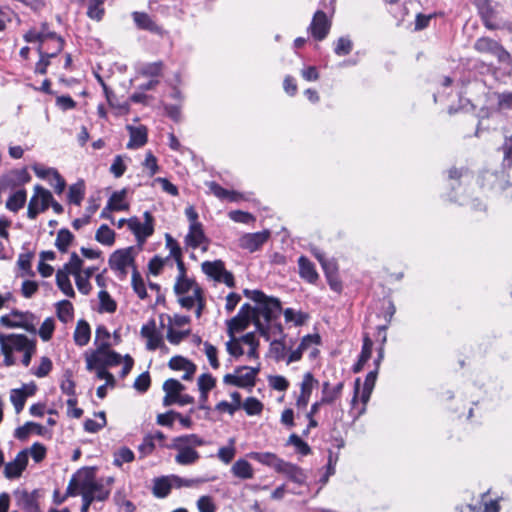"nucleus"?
I'll use <instances>...</instances> for the list:
<instances>
[{
  "instance_id": "1",
  "label": "nucleus",
  "mask_w": 512,
  "mask_h": 512,
  "mask_svg": "<svg viewBox=\"0 0 512 512\" xmlns=\"http://www.w3.org/2000/svg\"><path fill=\"white\" fill-rule=\"evenodd\" d=\"M206 441L197 434H185L174 437L166 447L175 450L174 461L180 466H192L200 459L197 447L204 446Z\"/></svg>"
},
{
  "instance_id": "2",
  "label": "nucleus",
  "mask_w": 512,
  "mask_h": 512,
  "mask_svg": "<svg viewBox=\"0 0 512 512\" xmlns=\"http://www.w3.org/2000/svg\"><path fill=\"white\" fill-rule=\"evenodd\" d=\"M501 150L504 154L503 169L501 171H483L479 176V182L483 188L503 191L509 186L510 175L505 169L512 165V138L505 136V142Z\"/></svg>"
},
{
  "instance_id": "3",
  "label": "nucleus",
  "mask_w": 512,
  "mask_h": 512,
  "mask_svg": "<svg viewBox=\"0 0 512 512\" xmlns=\"http://www.w3.org/2000/svg\"><path fill=\"white\" fill-rule=\"evenodd\" d=\"M244 295L255 302V319L263 322L277 320L281 314V302L278 298L268 297L260 290H244Z\"/></svg>"
},
{
  "instance_id": "4",
  "label": "nucleus",
  "mask_w": 512,
  "mask_h": 512,
  "mask_svg": "<svg viewBox=\"0 0 512 512\" xmlns=\"http://www.w3.org/2000/svg\"><path fill=\"white\" fill-rule=\"evenodd\" d=\"M27 43H38V47H45L46 43H52L53 49L49 55H57L64 46L63 39L55 32L49 30L47 23H42L39 28L33 27L24 34Z\"/></svg>"
},
{
  "instance_id": "5",
  "label": "nucleus",
  "mask_w": 512,
  "mask_h": 512,
  "mask_svg": "<svg viewBox=\"0 0 512 512\" xmlns=\"http://www.w3.org/2000/svg\"><path fill=\"white\" fill-rule=\"evenodd\" d=\"M474 5L484 24L489 30L503 28L506 24L502 17V6L490 0H474Z\"/></svg>"
},
{
  "instance_id": "6",
  "label": "nucleus",
  "mask_w": 512,
  "mask_h": 512,
  "mask_svg": "<svg viewBox=\"0 0 512 512\" xmlns=\"http://www.w3.org/2000/svg\"><path fill=\"white\" fill-rule=\"evenodd\" d=\"M503 502L504 499L501 496L488 489L473 498L467 508L469 512H508L504 511Z\"/></svg>"
},
{
  "instance_id": "7",
  "label": "nucleus",
  "mask_w": 512,
  "mask_h": 512,
  "mask_svg": "<svg viewBox=\"0 0 512 512\" xmlns=\"http://www.w3.org/2000/svg\"><path fill=\"white\" fill-rule=\"evenodd\" d=\"M122 362V356L110 350V348L102 349L96 348L90 355L86 356V368L91 371L96 367H110L117 366Z\"/></svg>"
},
{
  "instance_id": "8",
  "label": "nucleus",
  "mask_w": 512,
  "mask_h": 512,
  "mask_svg": "<svg viewBox=\"0 0 512 512\" xmlns=\"http://www.w3.org/2000/svg\"><path fill=\"white\" fill-rule=\"evenodd\" d=\"M258 372L259 368L239 367L235 369V373L226 374L223 382L240 388H252L255 385Z\"/></svg>"
},
{
  "instance_id": "9",
  "label": "nucleus",
  "mask_w": 512,
  "mask_h": 512,
  "mask_svg": "<svg viewBox=\"0 0 512 512\" xmlns=\"http://www.w3.org/2000/svg\"><path fill=\"white\" fill-rule=\"evenodd\" d=\"M143 216V223L135 216L127 220L128 228L133 232L138 242H144L154 232L152 214L145 211Z\"/></svg>"
},
{
  "instance_id": "10",
  "label": "nucleus",
  "mask_w": 512,
  "mask_h": 512,
  "mask_svg": "<svg viewBox=\"0 0 512 512\" xmlns=\"http://www.w3.org/2000/svg\"><path fill=\"white\" fill-rule=\"evenodd\" d=\"M474 49L479 53L496 57L500 62L509 60L510 54L495 40L481 37L474 43Z\"/></svg>"
},
{
  "instance_id": "11",
  "label": "nucleus",
  "mask_w": 512,
  "mask_h": 512,
  "mask_svg": "<svg viewBox=\"0 0 512 512\" xmlns=\"http://www.w3.org/2000/svg\"><path fill=\"white\" fill-rule=\"evenodd\" d=\"M331 23L323 10H317L308 26V32L316 41L324 40L329 34Z\"/></svg>"
},
{
  "instance_id": "12",
  "label": "nucleus",
  "mask_w": 512,
  "mask_h": 512,
  "mask_svg": "<svg viewBox=\"0 0 512 512\" xmlns=\"http://www.w3.org/2000/svg\"><path fill=\"white\" fill-rule=\"evenodd\" d=\"M268 229L254 233H245L239 238V246L250 253L258 251L270 238Z\"/></svg>"
},
{
  "instance_id": "13",
  "label": "nucleus",
  "mask_w": 512,
  "mask_h": 512,
  "mask_svg": "<svg viewBox=\"0 0 512 512\" xmlns=\"http://www.w3.org/2000/svg\"><path fill=\"white\" fill-rule=\"evenodd\" d=\"M0 345L1 348L4 349L8 348L11 351L24 352L30 346L35 345V342L23 334H11L7 336L0 334Z\"/></svg>"
},
{
  "instance_id": "14",
  "label": "nucleus",
  "mask_w": 512,
  "mask_h": 512,
  "mask_svg": "<svg viewBox=\"0 0 512 512\" xmlns=\"http://www.w3.org/2000/svg\"><path fill=\"white\" fill-rule=\"evenodd\" d=\"M28 464V451H20L13 461H10L4 466V476L7 479L19 478Z\"/></svg>"
},
{
  "instance_id": "15",
  "label": "nucleus",
  "mask_w": 512,
  "mask_h": 512,
  "mask_svg": "<svg viewBox=\"0 0 512 512\" xmlns=\"http://www.w3.org/2000/svg\"><path fill=\"white\" fill-rule=\"evenodd\" d=\"M132 248L116 250L109 258V265L112 270L122 274L126 273L129 266L133 264Z\"/></svg>"
},
{
  "instance_id": "16",
  "label": "nucleus",
  "mask_w": 512,
  "mask_h": 512,
  "mask_svg": "<svg viewBox=\"0 0 512 512\" xmlns=\"http://www.w3.org/2000/svg\"><path fill=\"white\" fill-rule=\"evenodd\" d=\"M36 392V385L24 384L21 388L12 389L10 391V401L14 406L15 412L19 414L26 403L28 397L33 396Z\"/></svg>"
},
{
  "instance_id": "17",
  "label": "nucleus",
  "mask_w": 512,
  "mask_h": 512,
  "mask_svg": "<svg viewBox=\"0 0 512 512\" xmlns=\"http://www.w3.org/2000/svg\"><path fill=\"white\" fill-rule=\"evenodd\" d=\"M141 336L147 339V350L154 351L163 345V338L156 329V322L154 319L149 320L141 327Z\"/></svg>"
},
{
  "instance_id": "18",
  "label": "nucleus",
  "mask_w": 512,
  "mask_h": 512,
  "mask_svg": "<svg viewBox=\"0 0 512 512\" xmlns=\"http://www.w3.org/2000/svg\"><path fill=\"white\" fill-rule=\"evenodd\" d=\"M197 289L202 288L193 278L189 277L176 278L173 287L174 293L177 296L179 304L181 298L191 297V295H195Z\"/></svg>"
},
{
  "instance_id": "19",
  "label": "nucleus",
  "mask_w": 512,
  "mask_h": 512,
  "mask_svg": "<svg viewBox=\"0 0 512 512\" xmlns=\"http://www.w3.org/2000/svg\"><path fill=\"white\" fill-rule=\"evenodd\" d=\"M132 17L135 25L141 30H146L159 36H163L166 33L164 28L158 25L147 13L133 12Z\"/></svg>"
},
{
  "instance_id": "20",
  "label": "nucleus",
  "mask_w": 512,
  "mask_h": 512,
  "mask_svg": "<svg viewBox=\"0 0 512 512\" xmlns=\"http://www.w3.org/2000/svg\"><path fill=\"white\" fill-rule=\"evenodd\" d=\"M208 244V238L206 237L203 226H189L188 233L184 238V244L187 248L196 249L202 244ZM203 251L207 250V245L202 248Z\"/></svg>"
},
{
  "instance_id": "21",
  "label": "nucleus",
  "mask_w": 512,
  "mask_h": 512,
  "mask_svg": "<svg viewBox=\"0 0 512 512\" xmlns=\"http://www.w3.org/2000/svg\"><path fill=\"white\" fill-rule=\"evenodd\" d=\"M206 302L204 297L203 289H197L195 295H191V297H185L180 299V306L187 310H191L196 307L195 316L196 318H200L203 310L205 308Z\"/></svg>"
},
{
  "instance_id": "22",
  "label": "nucleus",
  "mask_w": 512,
  "mask_h": 512,
  "mask_svg": "<svg viewBox=\"0 0 512 512\" xmlns=\"http://www.w3.org/2000/svg\"><path fill=\"white\" fill-rule=\"evenodd\" d=\"M299 276L310 284L317 282L319 275L316 271L315 264L306 256L302 255L298 258Z\"/></svg>"
},
{
  "instance_id": "23",
  "label": "nucleus",
  "mask_w": 512,
  "mask_h": 512,
  "mask_svg": "<svg viewBox=\"0 0 512 512\" xmlns=\"http://www.w3.org/2000/svg\"><path fill=\"white\" fill-rule=\"evenodd\" d=\"M130 139L127 143L128 149H138L147 143L148 131L144 125L132 126L127 125Z\"/></svg>"
},
{
  "instance_id": "24",
  "label": "nucleus",
  "mask_w": 512,
  "mask_h": 512,
  "mask_svg": "<svg viewBox=\"0 0 512 512\" xmlns=\"http://www.w3.org/2000/svg\"><path fill=\"white\" fill-rule=\"evenodd\" d=\"M185 389L184 385L181 384L178 380L170 378L166 380L163 384V390L165 392V396L163 398V405L170 406L176 403L177 397L179 393Z\"/></svg>"
},
{
  "instance_id": "25",
  "label": "nucleus",
  "mask_w": 512,
  "mask_h": 512,
  "mask_svg": "<svg viewBox=\"0 0 512 512\" xmlns=\"http://www.w3.org/2000/svg\"><path fill=\"white\" fill-rule=\"evenodd\" d=\"M79 483H88L93 488L89 489L91 496H97L98 494L105 493V500L109 497L110 490L105 488L103 483L95 479L93 472L85 470L78 471Z\"/></svg>"
},
{
  "instance_id": "26",
  "label": "nucleus",
  "mask_w": 512,
  "mask_h": 512,
  "mask_svg": "<svg viewBox=\"0 0 512 512\" xmlns=\"http://www.w3.org/2000/svg\"><path fill=\"white\" fill-rule=\"evenodd\" d=\"M278 473H282L287 476L291 481L297 484H303L306 481V474L302 468L299 466L292 464L290 462H286L283 460Z\"/></svg>"
},
{
  "instance_id": "27",
  "label": "nucleus",
  "mask_w": 512,
  "mask_h": 512,
  "mask_svg": "<svg viewBox=\"0 0 512 512\" xmlns=\"http://www.w3.org/2000/svg\"><path fill=\"white\" fill-rule=\"evenodd\" d=\"M255 326L260 335L267 341H269L272 336L283 334L282 325L281 323H278L277 320L272 322H262L259 319H255Z\"/></svg>"
},
{
  "instance_id": "28",
  "label": "nucleus",
  "mask_w": 512,
  "mask_h": 512,
  "mask_svg": "<svg viewBox=\"0 0 512 512\" xmlns=\"http://www.w3.org/2000/svg\"><path fill=\"white\" fill-rule=\"evenodd\" d=\"M32 317L33 315L29 312L13 310L10 314L2 315L0 317V323L5 327L15 328L25 325V320Z\"/></svg>"
},
{
  "instance_id": "29",
  "label": "nucleus",
  "mask_w": 512,
  "mask_h": 512,
  "mask_svg": "<svg viewBox=\"0 0 512 512\" xmlns=\"http://www.w3.org/2000/svg\"><path fill=\"white\" fill-rule=\"evenodd\" d=\"M173 488L170 475L160 476L153 479L152 494L159 499L166 498Z\"/></svg>"
},
{
  "instance_id": "30",
  "label": "nucleus",
  "mask_w": 512,
  "mask_h": 512,
  "mask_svg": "<svg viewBox=\"0 0 512 512\" xmlns=\"http://www.w3.org/2000/svg\"><path fill=\"white\" fill-rule=\"evenodd\" d=\"M248 457L265 466L275 469L277 472L283 462V459L272 452H251L248 454Z\"/></svg>"
},
{
  "instance_id": "31",
  "label": "nucleus",
  "mask_w": 512,
  "mask_h": 512,
  "mask_svg": "<svg viewBox=\"0 0 512 512\" xmlns=\"http://www.w3.org/2000/svg\"><path fill=\"white\" fill-rule=\"evenodd\" d=\"M231 473L233 476L241 480L251 479L254 476L252 465L243 458H240L233 463Z\"/></svg>"
},
{
  "instance_id": "32",
  "label": "nucleus",
  "mask_w": 512,
  "mask_h": 512,
  "mask_svg": "<svg viewBox=\"0 0 512 512\" xmlns=\"http://www.w3.org/2000/svg\"><path fill=\"white\" fill-rule=\"evenodd\" d=\"M73 338L75 344L80 347L89 343L91 338V329L87 321L81 319L77 322Z\"/></svg>"
},
{
  "instance_id": "33",
  "label": "nucleus",
  "mask_w": 512,
  "mask_h": 512,
  "mask_svg": "<svg viewBox=\"0 0 512 512\" xmlns=\"http://www.w3.org/2000/svg\"><path fill=\"white\" fill-rule=\"evenodd\" d=\"M80 488V494L82 497V506H81V512H88L90 505L94 501H104L105 500V493H100L97 496H91L90 490L93 487L88 483H79Z\"/></svg>"
},
{
  "instance_id": "34",
  "label": "nucleus",
  "mask_w": 512,
  "mask_h": 512,
  "mask_svg": "<svg viewBox=\"0 0 512 512\" xmlns=\"http://www.w3.org/2000/svg\"><path fill=\"white\" fill-rule=\"evenodd\" d=\"M86 192L85 182L82 179H79L76 183L69 186L67 200L70 204H74L76 206L81 205Z\"/></svg>"
},
{
  "instance_id": "35",
  "label": "nucleus",
  "mask_w": 512,
  "mask_h": 512,
  "mask_svg": "<svg viewBox=\"0 0 512 512\" xmlns=\"http://www.w3.org/2000/svg\"><path fill=\"white\" fill-rule=\"evenodd\" d=\"M18 502L24 512H40L36 490L31 493L23 491Z\"/></svg>"
},
{
  "instance_id": "36",
  "label": "nucleus",
  "mask_w": 512,
  "mask_h": 512,
  "mask_svg": "<svg viewBox=\"0 0 512 512\" xmlns=\"http://www.w3.org/2000/svg\"><path fill=\"white\" fill-rule=\"evenodd\" d=\"M126 194V189L113 192L107 201L108 208H111L113 211L128 210L129 204L126 201Z\"/></svg>"
},
{
  "instance_id": "37",
  "label": "nucleus",
  "mask_w": 512,
  "mask_h": 512,
  "mask_svg": "<svg viewBox=\"0 0 512 512\" xmlns=\"http://www.w3.org/2000/svg\"><path fill=\"white\" fill-rule=\"evenodd\" d=\"M201 268L205 275L214 281H217L219 280L220 274L223 273L225 264L222 260L204 261Z\"/></svg>"
},
{
  "instance_id": "38",
  "label": "nucleus",
  "mask_w": 512,
  "mask_h": 512,
  "mask_svg": "<svg viewBox=\"0 0 512 512\" xmlns=\"http://www.w3.org/2000/svg\"><path fill=\"white\" fill-rule=\"evenodd\" d=\"M173 488L181 489V488H194L199 486L202 483L207 482L209 479L198 477V478H184L178 476L176 474H170Z\"/></svg>"
},
{
  "instance_id": "39",
  "label": "nucleus",
  "mask_w": 512,
  "mask_h": 512,
  "mask_svg": "<svg viewBox=\"0 0 512 512\" xmlns=\"http://www.w3.org/2000/svg\"><path fill=\"white\" fill-rule=\"evenodd\" d=\"M27 199V193L25 189H20L9 196L6 201V208L11 212H18L24 207Z\"/></svg>"
},
{
  "instance_id": "40",
  "label": "nucleus",
  "mask_w": 512,
  "mask_h": 512,
  "mask_svg": "<svg viewBox=\"0 0 512 512\" xmlns=\"http://www.w3.org/2000/svg\"><path fill=\"white\" fill-rule=\"evenodd\" d=\"M56 313L58 319L63 323H68L73 319L74 308L69 300H61L56 303Z\"/></svg>"
},
{
  "instance_id": "41",
  "label": "nucleus",
  "mask_w": 512,
  "mask_h": 512,
  "mask_svg": "<svg viewBox=\"0 0 512 512\" xmlns=\"http://www.w3.org/2000/svg\"><path fill=\"white\" fill-rule=\"evenodd\" d=\"M43 432V426L35 422H27L23 426L16 428L14 436L18 440H25L31 433L41 435Z\"/></svg>"
},
{
  "instance_id": "42",
  "label": "nucleus",
  "mask_w": 512,
  "mask_h": 512,
  "mask_svg": "<svg viewBox=\"0 0 512 512\" xmlns=\"http://www.w3.org/2000/svg\"><path fill=\"white\" fill-rule=\"evenodd\" d=\"M56 284L58 288L68 297H74L75 292L69 274L66 271L58 270L56 273Z\"/></svg>"
},
{
  "instance_id": "43",
  "label": "nucleus",
  "mask_w": 512,
  "mask_h": 512,
  "mask_svg": "<svg viewBox=\"0 0 512 512\" xmlns=\"http://www.w3.org/2000/svg\"><path fill=\"white\" fill-rule=\"evenodd\" d=\"M105 1L106 0H89L87 5V16L95 21L102 20L105 13Z\"/></svg>"
},
{
  "instance_id": "44",
  "label": "nucleus",
  "mask_w": 512,
  "mask_h": 512,
  "mask_svg": "<svg viewBox=\"0 0 512 512\" xmlns=\"http://www.w3.org/2000/svg\"><path fill=\"white\" fill-rule=\"evenodd\" d=\"M110 332L104 325L97 326L95 330V340L94 344L96 345V348H100V351L102 349L110 348L111 342H110Z\"/></svg>"
},
{
  "instance_id": "45",
  "label": "nucleus",
  "mask_w": 512,
  "mask_h": 512,
  "mask_svg": "<svg viewBox=\"0 0 512 512\" xmlns=\"http://www.w3.org/2000/svg\"><path fill=\"white\" fill-rule=\"evenodd\" d=\"M73 239V234L68 229L62 228L57 232L55 246L60 252L66 253Z\"/></svg>"
},
{
  "instance_id": "46",
  "label": "nucleus",
  "mask_w": 512,
  "mask_h": 512,
  "mask_svg": "<svg viewBox=\"0 0 512 512\" xmlns=\"http://www.w3.org/2000/svg\"><path fill=\"white\" fill-rule=\"evenodd\" d=\"M95 239L103 245L111 246L115 242V233L108 225L102 224L96 231Z\"/></svg>"
},
{
  "instance_id": "47",
  "label": "nucleus",
  "mask_w": 512,
  "mask_h": 512,
  "mask_svg": "<svg viewBox=\"0 0 512 512\" xmlns=\"http://www.w3.org/2000/svg\"><path fill=\"white\" fill-rule=\"evenodd\" d=\"M250 322L251 320L246 317L235 315L227 323L229 335L233 337L234 333L245 330Z\"/></svg>"
},
{
  "instance_id": "48",
  "label": "nucleus",
  "mask_w": 512,
  "mask_h": 512,
  "mask_svg": "<svg viewBox=\"0 0 512 512\" xmlns=\"http://www.w3.org/2000/svg\"><path fill=\"white\" fill-rule=\"evenodd\" d=\"M113 456V464L116 467H121L124 463H130L135 459L134 452L126 446L119 448Z\"/></svg>"
},
{
  "instance_id": "49",
  "label": "nucleus",
  "mask_w": 512,
  "mask_h": 512,
  "mask_svg": "<svg viewBox=\"0 0 512 512\" xmlns=\"http://www.w3.org/2000/svg\"><path fill=\"white\" fill-rule=\"evenodd\" d=\"M494 96L497 99V111L492 113L493 117L498 116L500 112L505 110H510L512 108V93L511 92H503V93H494Z\"/></svg>"
},
{
  "instance_id": "50",
  "label": "nucleus",
  "mask_w": 512,
  "mask_h": 512,
  "mask_svg": "<svg viewBox=\"0 0 512 512\" xmlns=\"http://www.w3.org/2000/svg\"><path fill=\"white\" fill-rule=\"evenodd\" d=\"M83 261L78 256L76 252H72L70 255V260L66 264H64L62 271H66L68 274H72L74 277L76 275H81Z\"/></svg>"
},
{
  "instance_id": "51",
  "label": "nucleus",
  "mask_w": 512,
  "mask_h": 512,
  "mask_svg": "<svg viewBox=\"0 0 512 512\" xmlns=\"http://www.w3.org/2000/svg\"><path fill=\"white\" fill-rule=\"evenodd\" d=\"M38 53L40 55L39 61L35 65V73L38 74H46L47 67L50 63V58L55 57L56 55H49V49H46L45 47H38Z\"/></svg>"
},
{
  "instance_id": "52",
  "label": "nucleus",
  "mask_w": 512,
  "mask_h": 512,
  "mask_svg": "<svg viewBox=\"0 0 512 512\" xmlns=\"http://www.w3.org/2000/svg\"><path fill=\"white\" fill-rule=\"evenodd\" d=\"M34 192L39 200L40 210L44 212L49 208L52 200L54 199L52 193L40 185H36L34 187Z\"/></svg>"
},
{
  "instance_id": "53",
  "label": "nucleus",
  "mask_w": 512,
  "mask_h": 512,
  "mask_svg": "<svg viewBox=\"0 0 512 512\" xmlns=\"http://www.w3.org/2000/svg\"><path fill=\"white\" fill-rule=\"evenodd\" d=\"M162 69V61L146 63L140 68V74H142L143 76L151 77V79H157V77L161 75Z\"/></svg>"
},
{
  "instance_id": "54",
  "label": "nucleus",
  "mask_w": 512,
  "mask_h": 512,
  "mask_svg": "<svg viewBox=\"0 0 512 512\" xmlns=\"http://www.w3.org/2000/svg\"><path fill=\"white\" fill-rule=\"evenodd\" d=\"M353 49V43L348 36H342L334 43V53L337 56H346Z\"/></svg>"
},
{
  "instance_id": "55",
  "label": "nucleus",
  "mask_w": 512,
  "mask_h": 512,
  "mask_svg": "<svg viewBox=\"0 0 512 512\" xmlns=\"http://www.w3.org/2000/svg\"><path fill=\"white\" fill-rule=\"evenodd\" d=\"M236 449H235V440L233 438L229 439V444L227 446H223L219 448L217 457L225 464H229L233 458L235 457Z\"/></svg>"
},
{
  "instance_id": "56",
  "label": "nucleus",
  "mask_w": 512,
  "mask_h": 512,
  "mask_svg": "<svg viewBox=\"0 0 512 512\" xmlns=\"http://www.w3.org/2000/svg\"><path fill=\"white\" fill-rule=\"evenodd\" d=\"M98 298L100 301V310L108 313H114L117 309L116 302L112 299L110 294L105 291L101 290L98 294Z\"/></svg>"
},
{
  "instance_id": "57",
  "label": "nucleus",
  "mask_w": 512,
  "mask_h": 512,
  "mask_svg": "<svg viewBox=\"0 0 512 512\" xmlns=\"http://www.w3.org/2000/svg\"><path fill=\"white\" fill-rule=\"evenodd\" d=\"M216 385V379L210 373H203L198 377L197 386L200 393H209Z\"/></svg>"
},
{
  "instance_id": "58",
  "label": "nucleus",
  "mask_w": 512,
  "mask_h": 512,
  "mask_svg": "<svg viewBox=\"0 0 512 512\" xmlns=\"http://www.w3.org/2000/svg\"><path fill=\"white\" fill-rule=\"evenodd\" d=\"M287 444L293 445L296 451L303 456H306L311 453L310 446L295 433L289 436Z\"/></svg>"
},
{
  "instance_id": "59",
  "label": "nucleus",
  "mask_w": 512,
  "mask_h": 512,
  "mask_svg": "<svg viewBox=\"0 0 512 512\" xmlns=\"http://www.w3.org/2000/svg\"><path fill=\"white\" fill-rule=\"evenodd\" d=\"M317 384L318 381L311 372L305 373L302 382L300 383V393L311 397L312 391Z\"/></svg>"
},
{
  "instance_id": "60",
  "label": "nucleus",
  "mask_w": 512,
  "mask_h": 512,
  "mask_svg": "<svg viewBox=\"0 0 512 512\" xmlns=\"http://www.w3.org/2000/svg\"><path fill=\"white\" fill-rule=\"evenodd\" d=\"M131 283L133 290L137 294V296L140 299H145L147 297L145 283L136 269H134L132 273Z\"/></svg>"
},
{
  "instance_id": "61",
  "label": "nucleus",
  "mask_w": 512,
  "mask_h": 512,
  "mask_svg": "<svg viewBox=\"0 0 512 512\" xmlns=\"http://www.w3.org/2000/svg\"><path fill=\"white\" fill-rule=\"evenodd\" d=\"M243 409L249 416L259 415L263 410V404L255 397H248L243 402Z\"/></svg>"
},
{
  "instance_id": "62",
  "label": "nucleus",
  "mask_w": 512,
  "mask_h": 512,
  "mask_svg": "<svg viewBox=\"0 0 512 512\" xmlns=\"http://www.w3.org/2000/svg\"><path fill=\"white\" fill-rule=\"evenodd\" d=\"M55 329V321L52 317L46 318L41 324L38 334L43 341H49L52 338Z\"/></svg>"
},
{
  "instance_id": "63",
  "label": "nucleus",
  "mask_w": 512,
  "mask_h": 512,
  "mask_svg": "<svg viewBox=\"0 0 512 512\" xmlns=\"http://www.w3.org/2000/svg\"><path fill=\"white\" fill-rule=\"evenodd\" d=\"M269 386L276 391L284 392L289 388V381L282 375H271L268 377Z\"/></svg>"
},
{
  "instance_id": "64",
  "label": "nucleus",
  "mask_w": 512,
  "mask_h": 512,
  "mask_svg": "<svg viewBox=\"0 0 512 512\" xmlns=\"http://www.w3.org/2000/svg\"><path fill=\"white\" fill-rule=\"evenodd\" d=\"M196 505L199 512H216L217 510L212 497L208 495L199 497Z\"/></svg>"
}]
</instances>
